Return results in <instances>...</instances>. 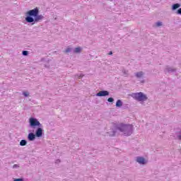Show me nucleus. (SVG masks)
I'll return each mask as SVG.
<instances>
[{
    "instance_id": "f257e3e1",
    "label": "nucleus",
    "mask_w": 181,
    "mask_h": 181,
    "mask_svg": "<svg viewBox=\"0 0 181 181\" xmlns=\"http://www.w3.org/2000/svg\"><path fill=\"white\" fill-rule=\"evenodd\" d=\"M39 13L40 11L38 7H35L34 9L28 11L25 13V22H27V23H31V25H35V23H37V22L43 21L45 17L42 15H40Z\"/></svg>"
},
{
    "instance_id": "f03ea898",
    "label": "nucleus",
    "mask_w": 181,
    "mask_h": 181,
    "mask_svg": "<svg viewBox=\"0 0 181 181\" xmlns=\"http://www.w3.org/2000/svg\"><path fill=\"white\" fill-rule=\"evenodd\" d=\"M117 129L119 132H122L124 136H131L132 132H134V125L132 124H125L121 123L117 124Z\"/></svg>"
},
{
    "instance_id": "7ed1b4c3",
    "label": "nucleus",
    "mask_w": 181,
    "mask_h": 181,
    "mask_svg": "<svg viewBox=\"0 0 181 181\" xmlns=\"http://www.w3.org/2000/svg\"><path fill=\"white\" fill-rule=\"evenodd\" d=\"M131 95L133 98H134V100H136V101L144 102L148 100V96H146V95L142 92L133 93Z\"/></svg>"
},
{
    "instance_id": "20e7f679",
    "label": "nucleus",
    "mask_w": 181,
    "mask_h": 181,
    "mask_svg": "<svg viewBox=\"0 0 181 181\" xmlns=\"http://www.w3.org/2000/svg\"><path fill=\"white\" fill-rule=\"evenodd\" d=\"M29 125L30 128H33V129H36L39 128V127H43L40 122L35 117H30Z\"/></svg>"
},
{
    "instance_id": "39448f33",
    "label": "nucleus",
    "mask_w": 181,
    "mask_h": 181,
    "mask_svg": "<svg viewBox=\"0 0 181 181\" xmlns=\"http://www.w3.org/2000/svg\"><path fill=\"white\" fill-rule=\"evenodd\" d=\"M118 126L117 124L114 126L112 128L110 129V132L105 133V136H115L117 132L118 131Z\"/></svg>"
},
{
    "instance_id": "423d86ee",
    "label": "nucleus",
    "mask_w": 181,
    "mask_h": 181,
    "mask_svg": "<svg viewBox=\"0 0 181 181\" xmlns=\"http://www.w3.org/2000/svg\"><path fill=\"white\" fill-rule=\"evenodd\" d=\"M35 135L37 138H42V136H43V127H37Z\"/></svg>"
},
{
    "instance_id": "0eeeda50",
    "label": "nucleus",
    "mask_w": 181,
    "mask_h": 181,
    "mask_svg": "<svg viewBox=\"0 0 181 181\" xmlns=\"http://www.w3.org/2000/svg\"><path fill=\"white\" fill-rule=\"evenodd\" d=\"M107 95H110L108 90H100L96 93V97H107Z\"/></svg>"
},
{
    "instance_id": "6e6552de",
    "label": "nucleus",
    "mask_w": 181,
    "mask_h": 181,
    "mask_svg": "<svg viewBox=\"0 0 181 181\" xmlns=\"http://www.w3.org/2000/svg\"><path fill=\"white\" fill-rule=\"evenodd\" d=\"M136 162L139 163V165H146L148 163V161L145 158L139 156L136 158Z\"/></svg>"
},
{
    "instance_id": "1a4fd4ad",
    "label": "nucleus",
    "mask_w": 181,
    "mask_h": 181,
    "mask_svg": "<svg viewBox=\"0 0 181 181\" xmlns=\"http://www.w3.org/2000/svg\"><path fill=\"white\" fill-rule=\"evenodd\" d=\"M36 138H37L36 134H35V133L33 132H30L28 135V141H35Z\"/></svg>"
},
{
    "instance_id": "9d476101",
    "label": "nucleus",
    "mask_w": 181,
    "mask_h": 181,
    "mask_svg": "<svg viewBox=\"0 0 181 181\" xmlns=\"http://www.w3.org/2000/svg\"><path fill=\"white\" fill-rule=\"evenodd\" d=\"M180 6H181V5L179 3L174 4L171 6V9H172V11H177V9H179L180 8Z\"/></svg>"
},
{
    "instance_id": "9b49d317",
    "label": "nucleus",
    "mask_w": 181,
    "mask_h": 181,
    "mask_svg": "<svg viewBox=\"0 0 181 181\" xmlns=\"http://www.w3.org/2000/svg\"><path fill=\"white\" fill-rule=\"evenodd\" d=\"M165 71H168V73H175L176 72V69L166 66V68L165 69Z\"/></svg>"
},
{
    "instance_id": "f8f14e48",
    "label": "nucleus",
    "mask_w": 181,
    "mask_h": 181,
    "mask_svg": "<svg viewBox=\"0 0 181 181\" xmlns=\"http://www.w3.org/2000/svg\"><path fill=\"white\" fill-rule=\"evenodd\" d=\"M72 149L74 151H78V144L76 142H73L71 144Z\"/></svg>"
},
{
    "instance_id": "ddd939ff",
    "label": "nucleus",
    "mask_w": 181,
    "mask_h": 181,
    "mask_svg": "<svg viewBox=\"0 0 181 181\" xmlns=\"http://www.w3.org/2000/svg\"><path fill=\"white\" fill-rule=\"evenodd\" d=\"M123 105V103H122V100H117V102H116V107L117 108H121V107H122Z\"/></svg>"
},
{
    "instance_id": "4468645a",
    "label": "nucleus",
    "mask_w": 181,
    "mask_h": 181,
    "mask_svg": "<svg viewBox=\"0 0 181 181\" xmlns=\"http://www.w3.org/2000/svg\"><path fill=\"white\" fill-rule=\"evenodd\" d=\"M81 50H83V48L81 47H77L74 49V53L78 54L81 53Z\"/></svg>"
},
{
    "instance_id": "2eb2a0df",
    "label": "nucleus",
    "mask_w": 181,
    "mask_h": 181,
    "mask_svg": "<svg viewBox=\"0 0 181 181\" xmlns=\"http://www.w3.org/2000/svg\"><path fill=\"white\" fill-rule=\"evenodd\" d=\"M26 145H28V141H26L25 139H22L20 141V146H26Z\"/></svg>"
},
{
    "instance_id": "dca6fc26",
    "label": "nucleus",
    "mask_w": 181,
    "mask_h": 181,
    "mask_svg": "<svg viewBox=\"0 0 181 181\" xmlns=\"http://www.w3.org/2000/svg\"><path fill=\"white\" fill-rule=\"evenodd\" d=\"M142 76H144V72H142V71L137 72L136 74V77H137V78H141V77H142Z\"/></svg>"
},
{
    "instance_id": "f3484780",
    "label": "nucleus",
    "mask_w": 181,
    "mask_h": 181,
    "mask_svg": "<svg viewBox=\"0 0 181 181\" xmlns=\"http://www.w3.org/2000/svg\"><path fill=\"white\" fill-rule=\"evenodd\" d=\"M177 138L179 139V141H181V130L176 133Z\"/></svg>"
},
{
    "instance_id": "a211bd4d",
    "label": "nucleus",
    "mask_w": 181,
    "mask_h": 181,
    "mask_svg": "<svg viewBox=\"0 0 181 181\" xmlns=\"http://www.w3.org/2000/svg\"><path fill=\"white\" fill-rule=\"evenodd\" d=\"M22 54H23V56H28L29 55V51L23 50Z\"/></svg>"
},
{
    "instance_id": "6ab92c4d",
    "label": "nucleus",
    "mask_w": 181,
    "mask_h": 181,
    "mask_svg": "<svg viewBox=\"0 0 181 181\" xmlns=\"http://www.w3.org/2000/svg\"><path fill=\"white\" fill-rule=\"evenodd\" d=\"M156 26H157L158 28H159V27L162 26L163 23L160 22V21H158L157 23H156Z\"/></svg>"
},
{
    "instance_id": "aec40b11",
    "label": "nucleus",
    "mask_w": 181,
    "mask_h": 181,
    "mask_svg": "<svg viewBox=\"0 0 181 181\" xmlns=\"http://www.w3.org/2000/svg\"><path fill=\"white\" fill-rule=\"evenodd\" d=\"M13 181H25V178L21 177V178H15Z\"/></svg>"
},
{
    "instance_id": "412c9836",
    "label": "nucleus",
    "mask_w": 181,
    "mask_h": 181,
    "mask_svg": "<svg viewBox=\"0 0 181 181\" xmlns=\"http://www.w3.org/2000/svg\"><path fill=\"white\" fill-rule=\"evenodd\" d=\"M23 95H24V97H29V92H23Z\"/></svg>"
},
{
    "instance_id": "4be33fe9",
    "label": "nucleus",
    "mask_w": 181,
    "mask_h": 181,
    "mask_svg": "<svg viewBox=\"0 0 181 181\" xmlns=\"http://www.w3.org/2000/svg\"><path fill=\"white\" fill-rule=\"evenodd\" d=\"M75 77H78V79H80V78H83V77H84V75L83 74H80V75L77 74L75 76Z\"/></svg>"
},
{
    "instance_id": "5701e85b",
    "label": "nucleus",
    "mask_w": 181,
    "mask_h": 181,
    "mask_svg": "<svg viewBox=\"0 0 181 181\" xmlns=\"http://www.w3.org/2000/svg\"><path fill=\"white\" fill-rule=\"evenodd\" d=\"M175 13H177V15H181V8L180 7V8H178L177 10V11L175 12Z\"/></svg>"
},
{
    "instance_id": "b1692460",
    "label": "nucleus",
    "mask_w": 181,
    "mask_h": 181,
    "mask_svg": "<svg viewBox=\"0 0 181 181\" xmlns=\"http://www.w3.org/2000/svg\"><path fill=\"white\" fill-rule=\"evenodd\" d=\"M70 52H71V48L70 47L66 48L65 50V53H70Z\"/></svg>"
},
{
    "instance_id": "393cba45",
    "label": "nucleus",
    "mask_w": 181,
    "mask_h": 181,
    "mask_svg": "<svg viewBox=\"0 0 181 181\" xmlns=\"http://www.w3.org/2000/svg\"><path fill=\"white\" fill-rule=\"evenodd\" d=\"M108 103H114V98H109L107 99Z\"/></svg>"
},
{
    "instance_id": "a878e982",
    "label": "nucleus",
    "mask_w": 181,
    "mask_h": 181,
    "mask_svg": "<svg viewBox=\"0 0 181 181\" xmlns=\"http://www.w3.org/2000/svg\"><path fill=\"white\" fill-rule=\"evenodd\" d=\"M122 71L124 76H128V71L123 70Z\"/></svg>"
},
{
    "instance_id": "bb28decb",
    "label": "nucleus",
    "mask_w": 181,
    "mask_h": 181,
    "mask_svg": "<svg viewBox=\"0 0 181 181\" xmlns=\"http://www.w3.org/2000/svg\"><path fill=\"white\" fill-rule=\"evenodd\" d=\"M16 168H19V165L18 164H15L13 165V168L15 169Z\"/></svg>"
},
{
    "instance_id": "cd10ccee",
    "label": "nucleus",
    "mask_w": 181,
    "mask_h": 181,
    "mask_svg": "<svg viewBox=\"0 0 181 181\" xmlns=\"http://www.w3.org/2000/svg\"><path fill=\"white\" fill-rule=\"evenodd\" d=\"M172 107H176V103L174 102L173 103L171 104Z\"/></svg>"
},
{
    "instance_id": "c85d7f7f",
    "label": "nucleus",
    "mask_w": 181,
    "mask_h": 181,
    "mask_svg": "<svg viewBox=\"0 0 181 181\" xmlns=\"http://www.w3.org/2000/svg\"><path fill=\"white\" fill-rule=\"evenodd\" d=\"M108 54H109L110 56H112V51L109 52Z\"/></svg>"
},
{
    "instance_id": "c756f323",
    "label": "nucleus",
    "mask_w": 181,
    "mask_h": 181,
    "mask_svg": "<svg viewBox=\"0 0 181 181\" xmlns=\"http://www.w3.org/2000/svg\"><path fill=\"white\" fill-rule=\"evenodd\" d=\"M57 162H60V160H59V159L57 160Z\"/></svg>"
}]
</instances>
